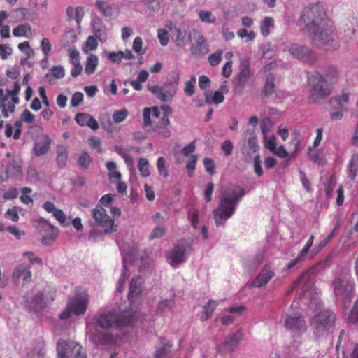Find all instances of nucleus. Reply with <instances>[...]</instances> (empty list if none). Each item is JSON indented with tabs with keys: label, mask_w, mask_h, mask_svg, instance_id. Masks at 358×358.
I'll return each instance as SVG.
<instances>
[{
	"label": "nucleus",
	"mask_w": 358,
	"mask_h": 358,
	"mask_svg": "<svg viewBox=\"0 0 358 358\" xmlns=\"http://www.w3.org/2000/svg\"><path fill=\"white\" fill-rule=\"evenodd\" d=\"M31 31V27L29 24H22L17 26L13 31V34L16 37L24 36L27 31Z\"/></svg>",
	"instance_id": "obj_45"
},
{
	"label": "nucleus",
	"mask_w": 358,
	"mask_h": 358,
	"mask_svg": "<svg viewBox=\"0 0 358 358\" xmlns=\"http://www.w3.org/2000/svg\"><path fill=\"white\" fill-rule=\"evenodd\" d=\"M92 163V157L90 156V155L85 152L83 151L81 154L80 155L78 159V164L79 166L84 170L88 169L90 167V165Z\"/></svg>",
	"instance_id": "obj_39"
},
{
	"label": "nucleus",
	"mask_w": 358,
	"mask_h": 358,
	"mask_svg": "<svg viewBox=\"0 0 358 358\" xmlns=\"http://www.w3.org/2000/svg\"><path fill=\"white\" fill-rule=\"evenodd\" d=\"M83 100V94L82 92H75L71 98V104L73 107H76L79 106Z\"/></svg>",
	"instance_id": "obj_64"
},
{
	"label": "nucleus",
	"mask_w": 358,
	"mask_h": 358,
	"mask_svg": "<svg viewBox=\"0 0 358 358\" xmlns=\"http://www.w3.org/2000/svg\"><path fill=\"white\" fill-rule=\"evenodd\" d=\"M98 46L97 41L94 36H89L83 47V51L88 53L89 51L95 50Z\"/></svg>",
	"instance_id": "obj_47"
},
{
	"label": "nucleus",
	"mask_w": 358,
	"mask_h": 358,
	"mask_svg": "<svg viewBox=\"0 0 358 358\" xmlns=\"http://www.w3.org/2000/svg\"><path fill=\"white\" fill-rule=\"evenodd\" d=\"M99 59L98 57L94 54H90L87 57L86 65L85 68V72L87 75L92 74L98 65Z\"/></svg>",
	"instance_id": "obj_34"
},
{
	"label": "nucleus",
	"mask_w": 358,
	"mask_h": 358,
	"mask_svg": "<svg viewBox=\"0 0 358 358\" xmlns=\"http://www.w3.org/2000/svg\"><path fill=\"white\" fill-rule=\"evenodd\" d=\"M259 148L255 131L252 129H246L243 134L240 145L242 159L246 163L251 162L254 156L258 154Z\"/></svg>",
	"instance_id": "obj_9"
},
{
	"label": "nucleus",
	"mask_w": 358,
	"mask_h": 358,
	"mask_svg": "<svg viewBox=\"0 0 358 358\" xmlns=\"http://www.w3.org/2000/svg\"><path fill=\"white\" fill-rule=\"evenodd\" d=\"M308 100L313 103H320L329 97L333 91L320 76V71H315L308 77Z\"/></svg>",
	"instance_id": "obj_6"
},
{
	"label": "nucleus",
	"mask_w": 358,
	"mask_h": 358,
	"mask_svg": "<svg viewBox=\"0 0 358 358\" xmlns=\"http://www.w3.org/2000/svg\"><path fill=\"white\" fill-rule=\"evenodd\" d=\"M299 145H300L299 141L296 140L295 143H294V151L292 152H291L290 154H289L287 152V150H285V148L283 145H280L278 148L275 147V150L272 151V152L281 158H285L288 156H289L291 158H294L298 152Z\"/></svg>",
	"instance_id": "obj_29"
},
{
	"label": "nucleus",
	"mask_w": 358,
	"mask_h": 358,
	"mask_svg": "<svg viewBox=\"0 0 358 358\" xmlns=\"http://www.w3.org/2000/svg\"><path fill=\"white\" fill-rule=\"evenodd\" d=\"M171 345L166 340H162L161 345L159 346L155 353V358H165L166 355L170 352Z\"/></svg>",
	"instance_id": "obj_38"
},
{
	"label": "nucleus",
	"mask_w": 358,
	"mask_h": 358,
	"mask_svg": "<svg viewBox=\"0 0 358 358\" xmlns=\"http://www.w3.org/2000/svg\"><path fill=\"white\" fill-rule=\"evenodd\" d=\"M312 43L324 50H336L339 44L336 38L334 29L330 21L316 29H312L304 33Z\"/></svg>",
	"instance_id": "obj_4"
},
{
	"label": "nucleus",
	"mask_w": 358,
	"mask_h": 358,
	"mask_svg": "<svg viewBox=\"0 0 358 358\" xmlns=\"http://www.w3.org/2000/svg\"><path fill=\"white\" fill-rule=\"evenodd\" d=\"M275 273L268 268H263L255 278L251 282L250 287L260 288L267 285L274 277Z\"/></svg>",
	"instance_id": "obj_19"
},
{
	"label": "nucleus",
	"mask_w": 358,
	"mask_h": 358,
	"mask_svg": "<svg viewBox=\"0 0 358 358\" xmlns=\"http://www.w3.org/2000/svg\"><path fill=\"white\" fill-rule=\"evenodd\" d=\"M197 160V156L196 155H192L190 158V159L187 162L186 164V169L188 173L189 176L192 177L194 171L196 168V163Z\"/></svg>",
	"instance_id": "obj_59"
},
{
	"label": "nucleus",
	"mask_w": 358,
	"mask_h": 358,
	"mask_svg": "<svg viewBox=\"0 0 358 358\" xmlns=\"http://www.w3.org/2000/svg\"><path fill=\"white\" fill-rule=\"evenodd\" d=\"M196 76H192L189 80L185 83L184 93L188 96H192L195 92Z\"/></svg>",
	"instance_id": "obj_43"
},
{
	"label": "nucleus",
	"mask_w": 358,
	"mask_h": 358,
	"mask_svg": "<svg viewBox=\"0 0 358 358\" xmlns=\"http://www.w3.org/2000/svg\"><path fill=\"white\" fill-rule=\"evenodd\" d=\"M299 173L300 180H301V182L302 183L303 188L308 192H312L311 183H310V180H308V178H307L306 173L301 169L299 171Z\"/></svg>",
	"instance_id": "obj_54"
},
{
	"label": "nucleus",
	"mask_w": 358,
	"mask_h": 358,
	"mask_svg": "<svg viewBox=\"0 0 358 358\" xmlns=\"http://www.w3.org/2000/svg\"><path fill=\"white\" fill-rule=\"evenodd\" d=\"M320 76L324 81L332 88L337 84L341 78V72L335 66H329Z\"/></svg>",
	"instance_id": "obj_20"
},
{
	"label": "nucleus",
	"mask_w": 358,
	"mask_h": 358,
	"mask_svg": "<svg viewBox=\"0 0 358 358\" xmlns=\"http://www.w3.org/2000/svg\"><path fill=\"white\" fill-rule=\"evenodd\" d=\"M275 78L272 73H269L266 78L263 93L266 97H271L276 94L274 84Z\"/></svg>",
	"instance_id": "obj_28"
},
{
	"label": "nucleus",
	"mask_w": 358,
	"mask_h": 358,
	"mask_svg": "<svg viewBox=\"0 0 358 358\" xmlns=\"http://www.w3.org/2000/svg\"><path fill=\"white\" fill-rule=\"evenodd\" d=\"M129 113L125 108L117 110L113 114V122L117 124L120 123L127 117Z\"/></svg>",
	"instance_id": "obj_48"
},
{
	"label": "nucleus",
	"mask_w": 358,
	"mask_h": 358,
	"mask_svg": "<svg viewBox=\"0 0 358 358\" xmlns=\"http://www.w3.org/2000/svg\"><path fill=\"white\" fill-rule=\"evenodd\" d=\"M134 312L110 309L103 310L93 318V321L87 324L86 334L90 341L95 345L111 344L113 336L106 331L110 329L121 330L129 325L134 319Z\"/></svg>",
	"instance_id": "obj_1"
},
{
	"label": "nucleus",
	"mask_w": 358,
	"mask_h": 358,
	"mask_svg": "<svg viewBox=\"0 0 358 358\" xmlns=\"http://www.w3.org/2000/svg\"><path fill=\"white\" fill-rule=\"evenodd\" d=\"M25 305L30 310L35 312L41 310L45 306V303L43 302V293L39 292L31 299H27L25 301Z\"/></svg>",
	"instance_id": "obj_26"
},
{
	"label": "nucleus",
	"mask_w": 358,
	"mask_h": 358,
	"mask_svg": "<svg viewBox=\"0 0 358 358\" xmlns=\"http://www.w3.org/2000/svg\"><path fill=\"white\" fill-rule=\"evenodd\" d=\"M242 338L243 334L241 331L231 334L222 344L217 346V350L221 353L231 352L238 346Z\"/></svg>",
	"instance_id": "obj_18"
},
{
	"label": "nucleus",
	"mask_w": 358,
	"mask_h": 358,
	"mask_svg": "<svg viewBox=\"0 0 358 358\" xmlns=\"http://www.w3.org/2000/svg\"><path fill=\"white\" fill-rule=\"evenodd\" d=\"M329 21L324 6L320 3H317L303 9L297 21V25L304 34Z\"/></svg>",
	"instance_id": "obj_3"
},
{
	"label": "nucleus",
	"mask_w": 358,
	"mask_h": 358,
	"mask_svg": "<svg viewBox=\"0 0 358 358\" xmlns=\"http://www.w3.org/2000/svg\"><path fill=\"white\" fill-rule=\"evenodd\" d=\"M89 114L79 113L76 115L75 120L78 124L80 126H85L87 124V120H89Z\"/></svg>",
	"instance_id": "obj_62"
},
{
	"label": "nucleus",
	"mask_w": 358,
	"mask_h": 358,
	"mask_svg": "<svg viewBox=\"0 0 358 358\" xmlns=\"http://www.w3.org/2000/svg\"><path fill=\"white\" fill-rule=\"evenodd\" d=\"M92 216L94 219V225L102 228L103 231L92 230L89 234V240L96 241L99 238H102L104 234H111L117 231L114 220L107 214L106 209L101 205H97L92 210Z\"/></svg>",
	"instance_id": "obj_5"
},
{
	"label": "nucleus",
	"mask_w": 358,
	"mask_h": 358,
	"mask_svg": "<svg viewBox=\"0 0 358 358\" xmlns=\"http://www.w3.org/2000/svg\"><path fill=\"white\" fill-rule=\"evenodd\" d=\"M22 277L25 282L31 281V272L29 268L24 264H19L14 268L12 279L13 282H17Z\"/></svg>",
	"instance_id": "obj_24"
},
{
	"label": "nucleus",
	"mask_w": 358,
	"mask_h": 358,
	"mask_svg": "<svg viewBox=\"0 0 358 358\" xmlns=\"http://www.w3.org/2000/svg\"><path fill=\"white\" fill-rule=\"evenodd\" d=\"M285 328L294 334L304 333L307 329L306 322L300 313L286 315L284 320Z\"/></svg>",
	"instance_id": "obj_14"
},
{
	"label": "nucleus",
	"mask_w": 358,
	"mask_h": 358,
	"mask_svg": "<svg viewBox=\"0 0 358 358\" xmlns=\"http://www.w3.org/2000/svg\"><path fill=\"white\" fill-rule=\"evenodd\" d=\"M217 306V302L215 301L210 300L203 306V313H204V315L201 316V320L202 321L207 320L210 317V315L213 313V311L215 309Z\"/></svg>",
	"instance_id": "obj_40"
},
{
	"label": "nucleus",
	"mask_w": 358,
	"mask_h": 358,
	"mask_svg": "<svg viewBox=\"0 0 358 358\" xmlns=\"http://www.w3.org/2000/svg\"><path fill=\"white\" fill-rule=\"evenodd\" d=\"M23 257H27L31 264H37L38 266L43 265L42 259L36 257L33 252L26 251L23 253Z\"/></svg>",
	"instance_id": "obj_50"
},
{
	"label": "nucleus",
	"mask_w": 358,
	"mask_h": 358,
	"mask_svg": "<svg viewBox=\"0 0 358 358\" xmlns=\"http://www.w3.org/2000/svg\"><path fill=\"white\" fill-rule=\"evenodd\" d=\"M106 166L109 171L108 177L112 182L115 183L120 180L122 175L116 171L117 165L115 162L113 161L107 162Z\"/></svg>",
	"instance_id": "obj_32"
},
{
	"label": "nucleus",
	"mask_w": 358,
	"mask_h": 358,
	"mask_svg": "<svg viewBox=\"0 0 358 358\" xmlns=\"http://www.w3.org/2000/svg\"><path fill=\"white\" fill-rule=\"evenodd\" d=\"M224 96L222 95V93L216 91L214 92L212 96L209 92L205 93V101L208 104H219L224 101Z\"/></svg>",
	"instance_id": "obj_35"
},
{
	"label": "nucleus",
	"mask_w": 358,
	"mask_h": 358,
	"mask_svg": "<svg viewBox=\"0 0 358 358\" xmlns=\"http://www.w3.org/2000/svg\"><path fill=\"white\" fill-rule=\"evenodd\" d=\"M138 169L143 177H148L150 175L148 161L145 158H140L138 163Z\"/></svg>",
	"instance_id": "obj_44"
},
{
	"label": "nucleus",
	"mask_w": 358,
	"mask_h": 358,
	"mask_svg": "<svg viewBox=\"0 0 358 358\" xmlns=\"http://www.w3.org/2000/svg\"><path fill=\"white\" fill-rule=\"evenodd\" d=\"M143 279L140 276L134 277L130 282L129 300L133 303L134 299L138 296L143 290Z\"/></svg>",
	"instance_id": "obj_25"
},
{
	"label": "nucleus",
	"mask_w": 358,
	"mask_h": 358,
	"mask_svg": "<svg viewBox=\"0 0 358 358\" xmlns=\"http://www.w3.org/2000/svg\"><path fill=\"white\" fill-rule=\"evenodd\" d=\"M180 76L174 72L170 80L166 81L162 86L148 85V90L162 102L170 101L176 94Z\"/></svg>",
	"instance_id": "obj_8"
},
{
	"label": "nucleus",
	"mask_w": 358,
	"mask_h": 358,
	"mask_svg": "<svg viewBox=\"0 0 358 358\" xmlns=\"http://www.w3.org/2000/svg\"><path fill=\"white\" fill-rule=\"evenodd\" d=\"M45 231L47 234L41 238V243L45 245H50L55 241L59 233V229L49 222L47 223V229Z\"/></svg>",
	"instance_id": "obj_27"
},
{
	"label": "nucleus",
	"mask_w": 358,
	"mask_h": 358,
	"mask_svg": "<svg viewBox=\"0 0 358 358\" xmlns=\"http://www.w3.org/2000/svg\"><path fill=\"white\" fill-rule=\"evenodd\" d=\"M18 48L22 52H24L27 57H31L34 55V50L31 48L28 41H24L18 45Z\"/></svg>",
	"instance_id": "obj_55"
},
{
	"label": "nucleus",
	"mask_w": 358,
	"mask_h": 358,
	"mask_svg": "<svg viewBox=\"0 0 358 358\" xmlns=\"http://www.w3.org/2000/svg\"><path fill=\"white\" fill-rule=\"evenodd\" d=\"M50 72L54 78H62L65 75V70L62 65L54 66L50 69Z\"/></svg>",
	"instance_id": "obj_56"
},
{
	"label": "nucleus",
	"mask_w": 358,
	"mask_h": 358,
	"mask_svg": "<svg viewBox=\"0 0 358 358\" xmlns=\"http://www.w3.org/2000/svg\"><path fill=\"white\" fill-rule=\"evenodd\" d=\"M253 164H254V171L255 174L260 177L263 175V169L261 165V159L259 154H256L252 158Z\"/></svg>",
	"instance_id": "obj_49"
},
{
	"label": "nucleus",
	"mask_w": 358,
	"mask_h": 358,
	"mask_svg": "<svg viewBox=\"0 0 358 358\" xmlns=\"http://www.w3.org/2000/svg\"><path fill=\"white\" fill-rule=\"evenodd\" d=\"M89 304V296L83 292L79 296H76L68 301L65 309L59 314L61 320H66L73 314L74 315H83L85 314Z\"/></svg>",
	"instance_id": "obj_10"
},
{
	"label": "nucleus",
	"mask_w": 358,
	"mask_h": 358,
	"mask_svg": "<svg viewBox=\"0 0 358 358\" xmlns=\"http://www.w3.org/2000/svg\"><path fill=\"white\" fill-rule=\"evenodd\" d=\"M332 285L336 296L341 299L345 306L349 305L354 295V282L338 277L334 280Z\"/></svg>",
	"instance_id": "obj_11"
},
{
	"label": "nucleus",
	"mask_w": 358,
	"mask_h": 358,
	"mask_svg": "<svg viewBox=\"0 0 358 358\" xmlns=\"http://www.w3.org/2000/svg\"><path fill=\"white\" fill-rule=\"evenodd\" d=\"M288 52L296 59L307 64H314L317 59L316 53L308 47L291 44L287 47Z\"/></svg>",
	"instance_id": "obj_13"
},
{
	"label": "nucleus",
	"mask_w": 358,
	"mask_h": 358,
	"mask_svg": "<svg viewBox=\"0 0 358 358\" xmlns=\"http://www.w3.org/2000/svg\"><path fill=\"white\" fill-rule=\"evenodd\" d=\"M190 246L185 241H182L171 250L169 255V263L173 266L183 263L186 259V253L189 249Z\"/></svg>",
	"instance_id": "obj_16"
},
{
	"label": "nucleus",
	"mask_w": 358,
	"mask_h": 358,
	"mask_svg": "<svg viewBox=\"0 0 358 358\" xmlns=\"http://www.w3.org/2000/svg\"><path fill=\"white\" fill-rule=\"evenodd\" d=\"M350 95L348 91L343 90L341 94L331 97L329 103L331 104L332 108L346 110V106L350 102Z\"/></svg>",
	"instance_id": "obj_21"
},
{
	"label": "nucleus",
	"mask_w": 358,
	"mask_h": 358,
	"mask_svg": "<svg viewBox=\"0 0 358 358\" xmlns=\"http://www.w3.org/2000/svg\"><path fill=\"white\" fill-rule=\"evenodd\" d=\"M199 16L201 21L205 23L212 24L216 21L215 16L210 11L201 10Z\"/></svg>",
	"instance_id": "obj_46"
},
{
	"label": "nucleus",
	"mask_w": 358,
	"mask_h": 358,
	"mask_svg": "<svg viewBox=\"0 0 358 358\" xmlns=\"http://www.w3.org/2000/svg\"><path fill=\"white\" fill-rule=\"evenodd\" d=\"M348 321L352 323L358 324V299L349 315Z\"/></svg>",
	"instance_id": "obj_61"
},
{
	"label": "nucleus",
	"mask_w": 358,
	"mask_h": 358,
	"mask_svg": "<svg viewBox=\"0 0 358 358\" xmlns=\"http://www.w3.org/2000/svg\"><path fill=\"white\" fill-rule=\"evenodd\" d=\"M358 31V20L355 17L348 19L345 31L349 34H355Z\"/></svg>",
	"instance_id": "obj_41"
},
{
	"label": "nucleus",
	"mask_w": 358,
	"mask_h": 358,
	"mask_svg": "<svg viewBox=\"0 0 358 358\" xmlns=\"http://www.w3.org/2000/svg\"><path fill=\"white\" fill-rule=\"evenodd\" d=\"M245 194L244 189L239 187H229L221 191L219 206L213 210L217 226L224 225L225 221L234 215L240 200Z\"/></svg>",
	"instance_id": "obj_2"
},
{
	"label": "nucleus",
	"mask_w": 358,
	"mask_h": 358,
	"mask_svg": "<svg viewBox=\"0 0 358 358\" xmlns=\"http://www.w3.org/2000/svg\"><path fill=\"white\" fill-rule=\"evenodd\" d=\"M348 176L355 180L358 172V154H354L348 166Z\"/></svg>",
	"instance_id": "obj_33"
},
{
	"label": "nucleus",
	"mask_w": 358,
	"mask_h": 358,
	"mask_svg": "<svg viewBox=\"0 0 358 358\" xmlns=\"http://www.w3.org/2000/svg\"><path fill=\"white\" fill-rule=\"evenodd\" d=\"M203 161L206 171L210 175H213L215 168L214 161L209 157H205Z\"/></svg>",
	"instance_id": "obj_60"
},
{
	"label": "nucleus",
	"mask_w": 358,
	"mask_h": 358,
	"mask_svg": "<svg viewBox=\"0 0 358 358\" xmlns=\"http://www.w3.org/2000/svg\"><path fill=\"white\" fill-rule=\"evenodd\" d=\"M165 234V229L162 227H155L150 234V239L159 238L162 237Z\"/></svg>",
	"instance_id": "obj_63"
},
{
	"label": "nucleus",
	"mask_w": 358,
	"mask_h": 358,
	"mask_svg": "<svg viewBox=\"0 0 358 358\" xmlns=\"http://www.w3.org/2000/svg\"><path fill=\"white\" fill-rule=\"evenodd\" d=\"M59 358H86L82 347L74 341H59L57 346Z\"/></svg>",
	"instance_id": "obj_12"
},
{
	"label": "nucleus",
	"mask_w": 358,
	"mask_h": 358,
	"mask_svg": "<svg viewBox=\"0 0 358 358\" xmlns=\"http://www.w3.org/2000/svg\"><path fill=\"white\" fill-rule=\"evenodd\" d=\"M21 173V167L18 165L17 162L12 161L10 162L6 169V175L7 178H14L19 176Z\"/></svg>",
	"instance_id": "obj_36"
},
{
	"label": "nucleus",
	"mask_w": 358,
	"mask_h": 358,
	"mask_svg": "<svg viewBox=\"0 0 358 358\" xmlns=\"http://www.w3.org/2000/svg\"><path fill=\"white\" fill-rule=\"evenodd\" d=\"M157 167L159 173L164 178H166L169 175L168 170L166 168V161L163 157H160L157 161Z\"/></svg>",
	"instance_id": "obj_53"
},
{
	"label": "nucleus",
	"mask_w": 358,
	"mask_h": 358,
	"mask_svg": "<svg viewBox=\"0 0 358 358\" xmlns=\"http://www.w3.org/2000/svg\"><path fill=\"white\" fill-rule=\"evenodd\" d=\"M50 138L47 135H43L35 142L33 152L36 156L39 157L48 152L50 145Z\"/></svg>",
	"instance_id": "obj_23"
},
{
	"label": "nucleus",
	"mask_w": 358,
	"mask_h": 358,
	"mask_svg": "<svg viewBox=\"0 0 358 358\" xmlns=\"http://www.w3.org/2000/svg\"><path fill=\"white\" fill-rule=\"evenodd\" d=\"M196 37V41L190 48V51L194 55H205L209 52L208 43L203 36L196 30H193L189 34V40L192 41V36Z\"/></svg>",
	"instance_id": "obj_17"
},
{
	"label": "nucleus",
	"mask_w": 358,
	"mask_h": 358,
	"mask_svg": "<svg viewBox=\"0 0 358 358\" xmlns=\"http://www.w3.org/2000/svg\"><path fill=\"white\" fill-rule=\"evenodd\" d=\"M16 13V17L20 20L32 21L34 20V13L25 8H20L14 11Z\"/></svg>",
	"instance_id": "obj_37"
},
{
	"label": "nucleus",
	"mask_w": 358,
	"mask_h": 358,
	"mask_svg": "<svg viewBox=\"0 0 358 358\" xmlns=\"http://www.w3.org/2000/svg\"><path fill=\"white\" fill-rule=\"evenodd\" d=\"M52 215L63 227L69 225V222L66 221V217L62 210L57 209L53 212Z\"/></svg>",
	"instance_id": "obj_52"
},
{
	"label": "nucleus",
	"mask_w": 358,
	"mask_h": 358,
	"mask_svg": "<svg viewBox=\"0 0 358 358\" xmlns=\"http://www.w3.org/2000/svg\"><path fill=\"white\" fill-rule=\"evenodd\" d=\"M336 320V314L329 309L316 313L310 321V327L315 336L320 338L329 335L334 327Z\"/></svg>",
	"instance_id": "obj_7"
},
{
	"label": "nucleus",
	"mask_w": 358,
	"mask_h": 358,
	"mask_svg": "<svg viewBox=\"0 0 358 358\" xmlns=\"http://www.w3.org/2000/svg\"><path fill=\"white\" fill-rule=\"evenodd\" d=\"M274 25V20L270 17H265L260 27L261 33L264 36H267L270 31L269 29Z\"/></svg>",
	"instance_id": "obj_42"
},
{
	"label": "nucleus",
	"mask_w": 358,
	"mask_h": 358,
	"mask_svg": "<svg viewBox=\"0 0 358 358\" xmlns=\"http://www.w3.org/2000/svg\"><path fill=\"white\" fill-rule=\"evenodd\" d=\"M92 27L94 34L97 39H99L102 43L107 41V29L100 18L96 17L92 20Z\"/></svg>",
	"instance_id": "obj_22"
},
{
	"label": "nucleus",
	"mask_w": 358,
	"mask_h": 358,
	"mask_svg": "<svg viewBox=\"0 0 358 358\" xmlns=\"http://www.w3.org/2000/svg\"><path fill=\"white\" fill-rule=\"evenodd\" d=\"M95 6L104 17L110 18L113 16V8L108 2L97 0L95 3Z\"/></svg>",
	"instance_id": "obj_30"
},
{
	"label": "nucleus",
	"mask_w": 358,
	"mask_h": 358,
	"mask_svg": "<svg viewBox=\"0 0 358 358\" xmlns=\"http://www.w3.org/2000/svg\"><path fill=\"white\" fill-rule=\"evenodd\" d=\"M252 75V73L250 69V61L248 59H241L240 72L237 76V80L234 87L235 93L241 94L243 92Z\"/></svg>",
	"instance_id": "obj_15"
},
{
	"label": "nucleus",
	"mask_w": 358,
	"mask_h": 358,
	"mask_svg": "<svg viewBox=\"0 0 358 358\" xmlns=\"http://www.w3.org/2000/svg\"><path fill=\"white\" fill-rule=\"evenodd\" d=\"M51 43L47 38H43L41 41V48L44 56H49L51 51Z\"/></svg>",
	"instance_id": "obj_58"
},
{
	"label": "nucleus",
	"mask_w": 358,
	"mask_h": 358,
	"mask_svg": "<svg viewBox=\"0 0 358 358\" xmlns=\"http://www.w3.org/2000/svg\"><path fill=\"white\" fill-rule=\"evenodd\" d=\"M106 54L107 58L115 64H120L123 58V51L106 52Z\"/></svg>",
	"instance_id": "obj_51"
},
{
	"label": "nucleus",
	"mask_w": 358,
	"mask_h": 358,
	"mask_svg": "<svg viewBox=\"0 0 358 358\" xmlns=\"http://www.w3.org/2000/svg\"><path fill=\"white\" fill-rule=\"evenodd\" d=\"M222 54V52L221 50H217V52H215L213 54H211L208 57V61L211 66H217L221 62Z\"/></svg>",
	"instance_id": "obj_57"
},
{
	"label": "nucleus",
	"mask_w": 358,
	"mask_h": 358,
	"mask_svg": "<svg viewBox=\"0 0 358 358\" xmlns=\"http://www.w3.org/2000/svg\"><path fill=\"white\" fill-rule=\"evenodd\" d=\"M57 164L59 168H63L65 166L66 164V161L68 159V152L67 149L64 145H58L57 147Z\"/></svg>",
	"instance_id": "obj_31"
}]
</instances>
